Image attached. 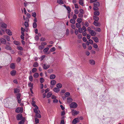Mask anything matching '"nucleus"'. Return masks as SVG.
<instances>
[{
    "mask_svg": "<svg viewBox=\"0 0 124 124\" xmlns=\"http://www.w3.org/2000/svg\"><path fill=\"white\" fill-rule=\"evenodd\" d=\"M77 21L79 23H80L82 21V19L80 18H78L77 19Z\"/></svg>",
    "mask_w": 124,
    "mask_h": 124,
    "instance_id": "nucleus-42",
    "label": "nucleus"
},
{
    "mask_svg": "<svg viewBox=\"0 0 124 124\" xmlns=\"http://www.w3.org/2000/svg\"><path fill=\"white\" fill-rule=\"evenodd\" d=\"M6 32L7 33L9 36H11L12 35V32L9 29H6Z\"/></svg>",
    "mask_w": 124,
    "mask_h": 124,
    "instance_id": "nucleus-10",
    "label": "nucleus"
},
{
    "mask_svg": "<svg viewBox=\"0 0 124 124\" xmlns=\"http://www.w3.org/2000/svg\"><path fill=\"white\" fill-rule=\"evenodd\" d=\"M57 2L60 4H63V2L62 0H58Z\"/></svg>",
    "mask_w": 124,
    "mask_h": 124,
    "instance_id": "nucleus-41",
    "label": "nucleus"
},
{
    "mask_svg": "<svg viewBox=\"0 0 124 124\" xmlns=\"http://www.w3.org/2000/svg\"><path fill=\"white\" fill-rule=\"evenodd\" d=\"M93 24L96 26H99L100 25V24L98 23V21H94L93 22Z\"/></svg>",
    "mask_w": 124,
    "mask_h": 124,
    "instance_id": "nucleus-17",
    "label": "nucleus"
},
{
    "mask_svg": "<svg viewBox=\"0 0 124 124\" xmlns=\"http://www.w3.org/2000/svg\"><path fill=\"white\" fill-rule=\"evenodd\" d=\"M44 46L43 45H41L39 46L38 48L40 50H42L44 49Z\"/></svg>",
    "mask_w": 124,
    "mask_h": 124,
    "instance_id": "nucleus-35",
    "label": "nucleus"
},
{
    "mask_svg": "<svg viewBox=\"0 0 124 124\" xmlns=\"http://www.w3.org/2000/svg\"><path fill=\"white\" fill-rule=\"evenodd\" d=\"M94 14L95 16H98L100 14V13L98 11H96L94 12Z\"/></svg>",
    "mask_w": 124,
    "mask_h": 124,
    "instance_id": "nucleus-37",
    "label": "nucleus"
},
{
    "mask_svg": "<svg viewBox=\"0 0 124 124\" xmlns=\"http://www.w3.org/2000/svg\"><path fill=\"white\" fill-rule=\"evenodd\" d=\"M14 43L17 46H20L21 43L20 42L16 40H14L13 41Z\"/></svg>",
    "mask_w": 124,
    "mask_h": 124,
    "instance_id": "nucleus-15",
    "label": "nucleus"
},
{
    "mask_svg": "<svg viewBox=\"0 0 124 124\" xmlns=\"http://www.w3.org/2000/svg\"><path fill=\"white\" fill-rule=\"evenodd\" d=\"M93 46V47L95 48H98V46L95 43L94 44Z\"/></svg>",
    "mask_w": 124,
    "mask_h": 124,
    "instance_id": "nucleus-53",
    "label": "nucleus"
},
{
    "mask_svg": "<svg viewBox=\"0 0 124 124\" xmlns=\"http://www.w3.org/2000/svg\"><path fill=\"white\" fill-rule=\"evenodd\" d=\"M45 56H46L45 55H43L40 58V60L41 61L43 60V59L45 57Z\"/></svg>",
    "mask_w": 124,
    "mask_h": 124,
    "instance_id": "nucleus-48",
    "label": "nucleus"
},
{
    "mask_svg": "<svg viewBox=\"0 0 124 124\" xmlns=\"http://www.w3.org/2000/svg\"><path fill=\"white\" fill-rule=\"evenodd\" d=\"M24 25L26 27H27L29 26V24L27 22H24Z\"/></svg>",
    "mask_w": 124,
    "mask_h": 124,
    "instance_id": "nucleus-50",
    "label": "nucleus"
},
{
    "mask_svg": "<svg viewBox=\"0 0 124 124\" xmlns=\"http://www.w3.org/2000/svg\"><path fill=\"white\" fill-rule=\"evenodd\" d=\"M35 108L34 109V111L36 114L40 112V111L39 110V108L38 107Z\"/></svg>",
    "mask_w": 124,
    "mask_h": 124,
    "instance_id": "nucleus-16",
    "label": "nucleus"
},
{
    "mask_svg": "<svg viewBox=\"0 0 124 124\" xmlns=\"http://www.w3.org/2000/svg\"><path fill=\"white\" fill-rule=\"evenodd\" d=\"M78 30L80 33H82L83 31L82 29L81 28H79L78 29Z\"/></svg>",
    "mask_w": 124,
    "mask_h": 124,
    "instance_id": "nucleus-54",
    "label": "nucleus"
},
{
    "mask_svg": "<svg viewBox=\"0 0 124 124\" xmlns=\"http://www.w3.org/2000/svg\"><path fill=\"white\" fill-rule=\"evenodd\" d=\"M73 101V99L71 97H68L67 98V102L70 103Z\"/></svg>",
    "mask_w": 124,
    "mask_h": 124,
    "instance_id": "nucleus-22",
    "label": "nucleus"
},
{
    "mask_svg": "<svg viewBox=\"0 0 124 124\" xmlns=\"http://www.w3.org/2000/svg\"><path fill=\"white\" fill-rule=\"evenodd\" d=\"M56 83V81L54 80H53L50 81V84L52 85H55Z\"/></svg>",
    "mask_w": 124,
    "mask_h": 124,
    "instance_id": "nucleus-21",
    "label": "nucleus"
},
{
    "mask_svg": "<svg viewBox=\"0 0 124 124\" xmlns=\"http://www.w3.org/2000/svg\"><path fill=\"white\" fill-rule=\"evenodd\" d=\"M39 74L37 73H35L33 75V76L35 78H38L39 77Z\"/></svg>",
    "mask_w": 124,
    "mask_h": 124,
    "instance_id": "nucleus-31",
    "label": "nucleus"
},
{
    "mask_svg": "<svg viewBox=\"0 0 124 124\" xmlns=\"http://www.w3.org/2000/svg\"><path fill=\"white\" fill-rule=\"evenodd\" d=\"M32 101L31 102V104L34 107H38L36 104H35V102L34 101V98H32Z\"/></svg>",
    "mask_w": 124,
    "mask_h": 124,
    "instance_id": "nucleus-8",
    "label": "nucleus"
},
{
    "mask_svg": "<svg viewBox=\"0 0 124 124\" xmlns=\"http://www.w3.org/2000/svg\"><path fill=\"white\" fill-rule=\"evenodd\" d=\"M40 40L41 41H45L46 40L45 38L44 37H41L40 39Z\"/></svg>",
    "mask_w": 124,
    "mask_h": 124,
    "instance_id": "nucleus-62",
    "label": "nucleus"
},
{
    "mask_svg": "<svg viewBox=\"0 0 124 124\" xmlns=\"http://www.w3.org/2000/svg\"><path fill=\"white\" fill-rule=\"evenodd\" d=\"M78 106V105L75 102H73L71 103L70 104V107L73 108H75Z\"/></svg>",
    "mask_w": 124,
    "mask_h": 124,
    "instance_id": "nucleus-2",
    "label": "nucleus"
},
{
    "mask_svg": "<svg viewBox=\"0 0 124 124\" xmlns=\"http://www.w3.org/2000/svg\"><path fill=\"white\" fill-rule=\"evenodd\" d=\"M24 123V121L22 120L19 122V124H23Z\"/></svg>",
    "mask_w": 124,
    "mask_h": 124,
    "instance_id": "nucleus-64",
    "label": "nucleus"
},
{
    "mask_svg": "<svg viewBox=\"0 0 124 124\" xmlns=\"http://www.w3.org/2000/svg\"><path fill=\"white\" fill-rule=\"evenodd\" d=\"M40 81L41 83H42L44 81V80L43 78H40Z\"/></svg>",
    "mask_w": 124,
    "mask_h": 124,
    "instance_id": "nucleus-44",
    "label": "nucleus"
},
{
    "mask_svg": "<svg viewBox=\"0 0 124 124\" xmlns=\"http://www.w3.org/2000/svg\"><path fill=\"white\" fill-rule=\"evenodd\" d=\"M56 86L57 88L59 89L62 87V85L61 84L59 83L56 84Z\"/></svg>",
    "mask_w": 124,
    "mask_h": 124,
    "instance_id": "nucleus-25",
    "label": "nucleus"
},
{
    "mask_svg": "<svg viewBox=\"0 0 124 124\" xmlns=\"http://www.w3.org/2000/svg\"><path fill=\"white\" fill-rule=\"evenodd\" d=\"M5 49L7 50H12L11 47L9 45H6L5 46Z\"/></svg>",
    "mask_w": 124,
    "mask_h": 124,
    "instance_id": "nucleus-7",
    "label": "nucleus"
},
{
    "mask_svg": "<svg viewBox=\"0 0 124 124\" xmlns=\"http://www.w3.org/2000/svg\"><path fill=\"white\" fill-rule=\"evenodd\" d=\"M89 43L91 44H93V41L91 39H89Z\"/></svg>",
    "mask_w": 124,
    "mask_h": 124,
    "instance_id": "nucleus-59",
    "label": "nucleus"
},
{
    "mask_svg": "<svg viewBox=\"0 0 124 124\" xmlns=\"http://www.w3.org/2000/svg\"><path fill=\"white\" fill-rule=\"evenodd\" d=\"M89 63L92 65H94L95 64L94 61L93 59L90 60L89 61Z\"/></svg>",
    "mask_w": 124,
    "mask_h": 124,
    "instance_id": "nucleus-19",
    "label": "nucleus"
},
{
    "mask_svg": "<svg viewBox=\"0 0 124 124\" xmlns=\"http://www.w3.org/2000/svg\"><path fill=\"white\" fill-rule=\"evenodd\" d=\"M79 113V111H77L75 110H73L71 111L72 114L73 116H75L78 114Z\"/></svg>",
    "mask_w": 124,
    "mask_h": 124,
    "instance_id": "nucleus-4",
    "label": "nucleus"
},
{
    "mask_svg": "<svg viewBox=\"0 0 124 124\" xmlns=\"http://www.w3.org/2000/svg\"><path fill=\"white\" fill-rule=\"evenodd\" d=\"M93 39L96 42H98V39L97 37H94L93 38Z\"/></svg>",
    "mask_w": 124,
    "mask_h": 124,
    "instance_id": "nucleus-27",
    "label": "nucleus"
},
{
    "mask_svg": "<svg viewBox=\"0 0 124 124\" xmlns=\"http://www.w3.org/2000/svg\"><path fill=\"white\" fill-rule=\"evenodd\" d=\"M52 98V99H55L56 98V97L54 95H53L51 97Z\"/></svg>",
    "mask_w": 124,
    "mask_h": 124,
    "instance_id": "nucleus-63",
    "label": "nucleus"
},
{
    "mask_svg": "<svg viewBox=\"0 0 124 124\" xmlns=\"http://www.w3.org/2000/svg\"><path fill=\"white\" fill-rule=\"evenodd\" d=\"M93 19L94 21H98L99 20V18L98 16H94L93 17Z\"/></svg>",
    "mask_w": 124,
    "mask_h": 124,
    "instance_id": "nucleus-32",
    "label": "nucleus"
},
{
    "mask_svg": "<svg viewBox=\"0 0 124 124\" xmlns=\"http://www.w3.org/2000/svg\"><path fill=\"white\" fill-rule=\"evenodd\" d=\"M37 69L35 68H33L32 70V73H34L37 71Z\"/></svg>",
    "mask_w": 124,
    "mask_h": 124,
    "instance_id": "nucleus-43",
    "label": "nucleus"
},
{
    "mask_svg": "<svg viewBox=\"0 0 124 124\" xmlns=\"http://www.w3.org/2000/svg\"><path fill=\"white\" fill-rule=\"evenodd\" d=\"M22 114H19L17 115L16 118L18 120H20L22 119Z\"/></svg>",
    "mask_w": 124,
    "mask_h": 124,
    "instance_id": "nucleus-13",
    "label": "nucleus"
},
{
    "mask_svg": "<svg viewBox=\"0 0 124 124\" xmlns=\"http://www.w3.org/2000/svg\"><path fill=\"white\" fill-rule=\"evenodd\" d=\"M79 4L81 6H83L84 5L83 1V0H79Z\"/></svg>",
    "mask_w": 124,
    "mask_h": 124,
    "instance_id": "nucleus-36",
    "label": "nucleus"
},
{
    "mask_svg": "<svg viewBox=\"0 0 124 124\" xmlns=\"http://www.w3.org/2000/svg\"><path fill=\"white\" fill-rule=\"evenodd\" d=\"M36 116L38 118H40L41 117V116L39 113V112L36 113Z\"/></svg>",
    "mask_w": 124,
    "mask_h": 124,
    "instance_id": "nucleus-39",
    "label": "nucleus"
},
{
    "mask_svg": "<svg viewBox=\"0 0 124 124\" xmlns=\"http://www.w3.org/2000/svg\"><path fill=\"white\" fill-rule=\"evenodd\" d=\"M28 86H29L30 87V88H32L33 87V84L31 83V82H29L28 84Z\"/></svg>",
    "mask_w": 124,
    "mask_h": 124,
    "instance_id": "nucleus-34",
    "label": "nucleus"
},
{
    "mask_svg": "<svg viewBox=\"0 0 124 124\" xmlns=\"http://www.w3.org/2000/svg\"><path fill=\"white\" fill-rule=\"evenodd\" d=\"M10 67L12 69H14L15 67V64L14 63H11L10 65Z\"/></svg>",
    "mask_w": 124,
    "mask_h": 124,
    "instance_id": "nucleus-28",
    "label": "nucleus"
},
{
    "mask_svg": "<svg viewBox=\"0 0 124 124\" xmlns=\"http://www.w3.org/2000/svg\"><path fill=\"white\" fill-rule=\"evenodd\" d=\"M80 23H77L76 24V26L77 28H78L80 27Z\"/></svg>",
    "mask_w": 124,
    "mask_h": 124,
    "instance_id": "nucleus-49",
    "label": "nucleus"
},
{
    "mask_svg": "<svg viewBox=\"0 0 124 124\" xmlns=\"http://www.w3.org/2000/svg\"><path fill=\"white\" fill-rule=\"evenodd\" d=\"M74 12L75 14H78L79 12L78 10L77 9H75L74 10Z\"/></svg>",
    "mask_w": 124,
    "mask_h": 124,
    "instance_id": "nucleus-58",
    "label": "nucleus"
},
{
    "mask_svg": "<svg viewBox=\"0 0 124 124\" xmlns=\"http://www.w3.org/2000/svg\"><path fill=\"white\" fill-rule=\"evenodd\" d=\"M17 48L18 50L22 51L23 50V48L21 46H17Z\"/></svg>",
    "mask_w": 124,
    "mask_h": 124,
    "instance_id": "nucleus-29",
    "label": "nucleus"
},
{
    "mask_svg": "<svg viewBox=\"0 0 124 124\" xmlns=\"http://www.w3.org/2000/svg\"><path fill=\"white\" fill-rule=\"evenodd\" d=\"M56 77V76L54 74L51 75L49 76V78L51 79H54Z\"/></svg>",
    "mask_w": 124,
    "mask_h": 124,
    "instance_id": "nucleus-18",
    "label": "nucleus"
},
{
    "mask_svg": "<svg viewBox=\"0 0 124 124\" xmlns=\"http://www.w3.org/2000/svg\"><path fill=\"white\" fill-rule=\"evenodd\" d=\"M29 80L31 81H32L33 80L32 77V76L31 75L29 77Z\"/></svg>",
    "mask_w": 124,
    "mask_h": 124,
    "instance_id": "nucleus-52",
    "label": "nucleus"
},
{
    "mask_svg": "<svg viewBox=\"0 0 124 124\" xmlns=\"http://www.w3.org/2000/svg\"><path fill=\"white\" fill-rule=\"evenodd\" d=\"M70 95V93L68 92L65 93L64 94V96L66 97H69Z\"/></svg>",
    "mask_w": 124,
    "mask_h": 124,
    "instance_id": "nucleus-33",
    "label": "nucleus"
},
{
    "mask_svg": "<svg viewBox=\"0 0 124 124\" xmlns=\"http://www.w3.org/2000/svg\"><path fill=\"white\" fill-rule=\"evenodd\" d=\"M49 49V48L48 47H46L43 50V52L45 54H48L49 53H47V52Z\"/></svg>",
    "mask_w": 124,
    "mask_h": 124,
    "instance_id": "nucleus-9",
    "label": "nucleus"
},
{
    "mask_svg": "<svg viewBox=\"0 0 124 124\" xmlns=\"http://www.w3.org/2000/svg\"><path fill=\"white\" fill-rule=\"evenodd\" d=\"M38 64L37 62H36L34 63L33 64L34 67H38Z\"/></svg>",
    "mask_w": 124,
    "mask_h": 124,
    "instance_id": "nucleus-40",
    "label": "nucleus"
},
{
    "mask_svg": "<svg viewBox=\"0 0 124 124\" xmlns=\"http://www.w3.org/2000/svg\"><path fill=\"white\" fill-rule=\"evenodd\" d=\"M68 10V13H70V9L69 7H68L66 8Z\"/></svg>",
    "mask_w": 124,
    "mask_h": 124,
    "instance_id": "nucleus-46",
    "label": "nucleus"
},
{
    "mask_svg": "<svg viewBox=\"0 0 124 124\" xmlns=\"http://www.w3.org/2000/svg\"><path fill=\"white\" fill-rule=\"evenodd\" d=\"M37 26L36 23H33V27L34 28H36Z\"/></svg>",
    "mask_w": 124,
    "mask_h": 124,
    "instance_id": "nucleus-51",
    "label": "nucleus"
},
{
    "mask_svg": "<svg viewBox=\"0 0 124 124\" xmlns=\"http://www.w3.org/2000/svg\"><path fill=\"white\" fill-rule=\"evenodd\" d=\"M20 94L19 93L17 95V98L19 103H20L21 101V100L20 99Z\"/></svg>",
    "mask_w": 124,
    "mask_h": 124,
    "instance_id": "nucleus-12",
    "label": "nucleus"
},
{
    "mask_svg": "<svg viewBox=\"0 0 124 124\" xmlns=\"http://www.w3.org/2000/svg\"><path fill=\"white\" fill-rule=\"evenodd\" d=\"M93 9L95 10H97L98 9V7L100 6V3L98 2H95L93 3Z\"/></svg>",
    "mask_w": 124,
    "mask_h": 124,
    "instance_id": "nucleus-1",
    "label": "nucleus"
},
{
    "mask_svg": "<svg viewBox=\"0 0 124 124\" xmlns=\"http://www.w3.org/2000/svg\"><path fill=\"white\" fill-rule=\"evenodd\" d=\"M58 100L56 99H54L53 101V102L54 103H56L58 102Z\"/></svg>",
    "mask_w": 124,
    "mask_h": 124,
    "instance_id": "nucleus-61",
    "label": "nucleus"
},
{
    "mask_svg": "<svg viewBox=\"0 0 124 124\" xmlns=\"http://www.w3.org/2000/svg\"><path fill=\"white\" fill-rule=\"evenodd\" d=\"M32 16L34 17H36V13L35 12H33L32 13Z\"/></svg>",
    "mask_w": 124,
    "mask_h": 124,
    "instance_id": "nucleus-56",
    "label": "nucleus"
},
{
    "mask_svg": "<svg viewBox=\"0 0 124 124\" xmlns=\"http://www.w3.org/2000/svg\"><path fill=\"white\" fill-rule=\"evenodd\" d=\"M79 121V120L78 118H76L74 119L72 121V123L73 124H76L77 122Z\"/></svg>",
    "mask_w": 124,
    "mask_h": 124,
    "instance_id": "nucleus-6",
    "label": "nucleus"
},
{
    "mask_svg": "<svg viewBox=\"0 0 124 124\" xmlns=\"http://www.w3.org/2000/svg\"><path fill=\"white\" fill-rule=\"evenodd\" d=\"M53 90L55 92L57 93L59 92L60 89L58 88L55 87L54 88Z\"/></svg>",
    "mask_w": 124,
    "mask_h": 124,
    "instance_id": "nucleus-24",
    "label": "nucleus"
},
{
    "mask_svg": "<svg viewBox=\"0 0 124 124\" xmlns=\"http://www.w3.org/2000/svg\"><path fill=\"white\" fill-rule=\"evenodd\" d=\"M42 66L43 68L46 70L48 69L50 65L48 64L45 63L43 64Z\"/></svg>",
    "mask_w": 124,
    "mask_h": 124,
    "instance_id": "nucleus-5",
    "label": "nucleus"
},
{
    "mask_svg": "<svg viewBox=\"0 0 124 124\" xmlns=\"http://www.w3.org/2000/svg\"><path fill=\"white\" fill-rule=\"evenodd\" d=\"M4 37L8 41H10V38L9 36H7L5 35L4 36Z\"/></svg>",
    "mask_w": 124,
    "mask_h": 124,
    "instance_id": "nucleus-26",
    "label": "nucleus"
},
{
    "mask_svg": "<svg viewBox=\"0 0 124 124\" xmlns=\"http://www.w3.org/2000/svg\"><path fill=\"white\" fill-rule=\"evenodd\" d=\"M19 90L18 89H16L14 90V92L15 93H18L19 92Z\"/></svg>",
    "mask_w": 124,
    "mask_h": 124,
    "instance_id": "nucleus-45",
    "label": "nucleus"
},
{
    "mask_svg": "<svg viewBox=\"0 0 124 124\" xmlns=\"http://www.w3.org/2000/svg\"><path fill=\"white\" fill-rule=\"evenodd\" d=\"M70 22L72 24H75V20L74 19H71L70 20Z\"/></svg>",
    "mask_w": 124,
    "mask_h": 124,
    "instance_id": "nucleus-38",
    "label": "nucleus"
},
{
    "mask_svg": "<svg viewBox=\"0 0 124 124\" xmlns=\"http://www.w3.org/2000/svg\"><path fill=\"white\" fill-rule=\"evenodd\" d=\"M16 74V71L15 70H13L11 71L10 74L12 76L15 75Z\"/></svg>",
    "mask_w": 124,
    "mask_h": 124,
    "instance_id": "nucleus-14",
    "label": "nucleus"
},
{
    "mask_svg": "<svg viewBox=\"0 0 124 124\" xmlns=\"http://www.w3.org/2000/svg\"><path fill=\"white\" fill-rule=\"evenodd\" d=\"M1 26L3 28H6L7 27V25L6 23H1Z\"/></svg>",
    "mask_w": 124,
    "mask_h": 124,
    "instance_id": "nucleus-20",
    "label": "nucleus"
},
{
    "mask_svg": "<svg viewBox=\"0 0 124 124\" xmlns=\"http://www.w3.org/2000/svg\"><path fill=\"white\" fill-rule=\"evenodd\" d=\"M78 38L79 39H81L82 38V36L81 34H79L78 35Z\"/></svg>",
    "mask_w": 124,
    "mask_h": 124,
    "instance_id": "nucleus-60",
    "label": "nucleus"
},
{
    "mask_svg": "<svg viewBox=\"0 0 124 124\" xmlns=\"http://www.w3.org/2000/svg\"><path fill=\"white\" fill-rule=\"evenodd\" d=\"M52 93L51 92H49L48 93L47 95H46V97L47 98H49L51 97V95H52Z\"/></svg>",
    "mask_w": 124,
    "mask_h": 124,
    "instance_id": "nucleus-30",
    "label": "nucleus"
},
{
    "mask_svg": "<svg viewBox=\"0 0 124 124\" xmlns=\"http://www.w3.org/2000/svg\"><path fill=\"white\" fill-rule=\"evenodd\" d=\"M0 42L2 44H5L6 43V41L5 39L1 38L0 39Z\"/></svg>",
    "mask_w": 124,
    "mask_h": 124,
    "instance_id": "nucleus-11",
    "label": "nucleus"
},
{
    "mask_svg": "<svg viewBox=\"0 0 124 124\" xmlns=\"http://www.w3.org/2000/svg\"><path fill=\"white\" fill-rule=\"evenodd\" d=\"M95 31H96L100 32L101 31V30L99 28H97L95 29Z\"/></svg>",
    "mask_w": 124,
    "mask_h": 124,
    "instance_id": "nucleus-57",
    "label": "nucleus"
},
{
    "mask_svg": "<svg viewBox=\"0 0 124 124\" xmlns=\"http://www.w3.org/2000/svg\"><path fill=\"white\" fill-rule=\"evenodd\" d=\"M47 44V43L45 42H41V45H43L44 46H45Z\"/></svg>",
    "mask_w": 124,
    "mask_h": 124,
    "instance_id": "nucleus-47",
    "label": "nucleus"
},
{
    "mask_svg": "<svg viewBox=\"0 0 124 124\" xmlns=\"http://www.w3.org/2000/svg\"><path fill=\"white\" fill-rule=\"evenodd\" d=\"M23 109L22 107L17 108L16 110V111L17 113H22L23 112Z\"/></svg>",
    "mask_w": 124,
    "mask_h": 124,
    "instance_id": "nucleus-3",
    "label": "nucleus"
},
{
    "mask_svg": "<svg viewBox=\"0 0 124 124\" xmlns=\"http://www.w3.org/2000/svg\"><path fill=\"white\" fill-rule=\"evenodd\" d=\"M55 47H53L51 48L50 50V51L51 52H53L55 50Z\"/></svg>",
    "mask_w": 124,
    "mask_h": 124,
    "instance_id": "nucleus-55",
    "label": "nucleus"
},
{
    "mask_svg": "<svg viewBox=\"0 0 124 124\" xmlns=\"http://www.w3.org/2000/svg\"><path fill=\"white\" fill-rule=\"evenodd\" d=\"M90 33L92 36H95L96 34V32L93 30H91Z\"/></svg>",
    "mask_w": 124,
    "mask_h": 124,
    "instance_id": "nucleus-23",
    "label": "nucleus"
}]
</instances>
